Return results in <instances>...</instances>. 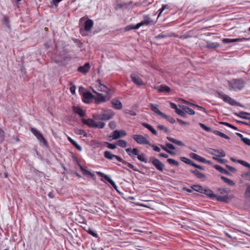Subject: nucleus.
<instances>
[{"instance_id": "5fc2aeb1", "label": "nucleus", "mask_w": 250, "mask_h": 250, "mask_svg": "<svg viewBox=\"0 0 250 250\" xmlns=\"http://www.w3.org/2000/svg\"><path fill=\"white\" fill-rule=\"evenodd\" d=\"M217 191L221 194L224 193H228L229 192V190L228 188H218L217 189Z\"/></svg>"}, {"instance_id": "c9c22d12", "label": "nucleus", "mask_w": 250, "mask_h": 250, "mask_svg": "<svg viewBox=\"0 0 250 250\" xmlns=\"http://www.w3.org/2000/svg\"><path fill=\"white\" fill-rule=\"evenodd\" d=\"M68 140L73 145V146H75L79 151H82V148L81 146L80 145H79L75 140H74L69 137H68Z\"/></svg>"}, {"instance_id": "0eeeda50", "label": "nucleus", "mask_w": 250, "mask_h": 250, "mask_svg": "<svg viewBox=\"0 0 250 250\" xmlns=\"http://www.w3.org/2000/svg\"><path fill=\"white\" fill-rule=\"evenodd\" d=\"M125 135V131L124 130H114L110 136L108 137L107 140L111 141L113 140H117Z\"/></svg>"}, {"instance_id": "f704fd0d", "label": "nucleus", "mask_w": 250, "mask_h": 250, "mask_svg": "<svg viewBox=\"0 0 250 250\" xmlns=\"http://www.w3.org/2000/svg\"><path fill=\"white\" fill-rule=\"evenodd\" d=\"M191 188L192 190H194L197 192L202 193L204 188L200 185H194L191 186Z\"/></svg>"}, {"instance_id": "4c0bfd02", "label": "nucleus", "mask_w": 250, "mask_h": 250, "mask_svg": "<svg viewBox=\"0 0 250 250\" xmlns=\"http://www.w3.org/2000/svg\"><path fill=\"white\" fill-rule=\"evenodd\" d=\"M171 35L169 33H165L164 32H162L161 34L155 36L154 37L155 39H163V38H166L167 37H170Z\"/></svg>"}, {"instance_id": "a878e982", "label": "nucleus", "mask_w": 250, "mask_h": 250, "mask_svg": "<svg viewBox=\"0 0 250 250\" xmlns=\"http://www.w3.org/2000/svg\"><path fill=\"white\" fill-rule=\"evenodd\" d=\"M172 8L171 7V6L169 4H163L162 6V8H160L158 11V12H159L158 16V17H159L162 13L165 11V10H167L169 11L172 10Z\"/></svg>"}, {"instance_id": "79ce46f5", "label": "nucleus", "mask_w": 250, "mask_h": 250, "mask_svg": "<svg viewBox=\"0 0 250 250\" xmlns=\"http://www.w3.org/2000/svg\"><path fill=\"white\" fill-rule=\"evenodd\" d=\"M3 22L5 25L9 29H10V21L9 20L8 17L6 16H3Z\"/></svg>"}, {"instance_id": "c85d7f7f", "label": "nucleus", "mask_w": 250, "mask_h": 250, "mask_svg": "<svg viewBox=\"0 0 250 250\" xmlns=\"http://www.w3.org/2000/svg\"><path fill=\"white\" fill-rule=\"evenodd\" d=\"M98 82L99 83V84L98 87V90L102 91V92H106L108 94L109 92L110 91V90L107 87V86L104 84H102L101 83V80H98Z\"/></svg>"}, {"instance_id": "6e6552de", "label": "nucleus", "mask_w": 250, "mask_h": 250, "mask_svg": "<svg viewBox=\"0 0 250 250\" xmlns=\"http://www.w3.org/2000/svg\"><path fill=\"white\" fill-rule=\"evenodd\" d=\"M132 138L140 145H147L151 146L150 142L142 135H133Z\"/></svg>"}, {"instance_id": "7c9ffc66", "label": "nucleus", "mask_w": 250, "mask_h": 250, "mask_svg": "<svg viewBox=\"0 0 250 250\" xmlns=\"http://www.w3.org/2000/svg\"><path fill=\"white\" fill-rule=\"evenodd\" d=\"M235 115L241 118L250 120V117L245 116V115H250V113L245 112L244 111H240L239 113H235Z\"/></svg>"}, {"instance_id": "ea45409f", "label": "nucleus", "mask_w": 250, "mask_h": 250, "mask_svg": "<svg viewBox=\"0 0 250 250\" xmlns=\"http://www.w3.org/2000/svg\"><path fill=\"white\" fill-rule=\"evenodd\" d=\"M104 156L106 159L112 160L115 155L112 154L111 152L109 151H105L104 152Z\"/></svg>"}, {"instance_id": "a211bd4d", "label": "nucleus", "mask_w": 250, "mask_h": 250, "mask_svg": "<svg viewBox=\"0 0 250 250\" xmlns=\"http://www.w3.org/2000/svg\"><path fill=\"white\" fill-rule=\"evenodd\" d=\"M73 111L81 117H84L85 116V112L79 106H74L73 107Z\"/></svg>"}, {"instance_id": "423d86ee", "label": "nucleus", "mask_w": 250, "mask_h": 250, "mask_svg": "<svg viewBox=\"0 0 250 250\" xmlns=\"http://www.w3.org/2000/svg\"><path fill=\"white\" fill-rule=\"evenodd\" d=\"M149 162L151 163L156 168L160 171L162 172L165 167V165L162 163L159 159L154 157H150L149 159Z\"/></svg>"}, {"instance_id": "7ed1b4c3", "label": "nucleus", "mask_w": 250, "mask_h": 250, "mask_svg": "<svg viewBox=\"0 0 250 250\" xmlns=\"http://www.w3.org/2000/svg\"><path fill=\"white\" fill-rule=\"evenodd\" d=\"M217 93L218 97L223 99L225 102L231 105L241 106L240 103H238L228 95L224 94L223 92L217 91Z\"/></svg>"}, {"instance_id": "bb28decb", "label": "nucleus", "mask_w": 250, "mask_h": 250, "mask_svg": "<svg viewBox=\"0 0 250 250\" xmlns=\"http://www.w3.org/2000/svg\"><path fill=\"white\" fill-rule=\"evenodd\" d=\"M82 122L84 124L86 125H87L91 127H94L96 123L95 121L92 119H83Z\"/></svg>"}, {"instance_id": "69168bd1", "label": "nucleus", "mask_w": 250, "mask_h": 250, "mask_svg": "<svg viewBox=\"0 0 250 250\" xmlns=\"http://www.w3.org/2000/svg\"><path fill=\"white\" fill-rule=\"evenodd\" d=\"M158 128H159V129L160 130H164L166 132H168V129L164 125H159L158 126H157Z\"/></svg>"}, {"instance_id": "5701e85b", "label": "nucleus", "mask_w": 250, "mask_h": 250, "mask_svg": "<svg viewBox=\"0 0 250 250\" xmlns=\"http://www.w3.org/2000/svg\"><path fill=\"white\" fill-rule=\"evenodd\" d=\"M138 106L136 104L133 105L130 109L126 110V113H128L132 116H136L138 112Z\"/></svg>"}, {"instance_id": "603ef678", "label": "nucleus", "mask_w": 250, "mask_h": 250, "mask_svg": "<svg viewBox=\"0 0 250 250\" xmlns=\"http://www.w3.org/2000/svg\"><path fill=\"white\" fill-rule=\"evenodd\" d=\"M124 6V5L121 3L119 1H116L115 4V9L116 10H118L120 9H121Z\"/></svg>"}, {"instance_id": "72a5a7b5", "label": "nucleus", "mask_w": 250, "mask_h": 250, "mask_svg": "<svg viewBox=\"0 0 250 250\" xmlns=\"http://www.w3.org/2000/svg\"><path fill=\"white\" fill-rule=\"evenodd\" d=\"M180 107L183 110L186 112V113H188L189 115H193L195 114V111L191 108L185 105H182Z\"/></svg>"}, {"instance_id": "2eb2a0df", "label": "nucleus", "mask_w": 250, "mask_h": 250, "mask_svg": "<svg viewBox=\"0 0 250 250\" xmlns=\"http://www.w3.org/2000/svg\"><path fill=\"white\" fill-rule=\"evenodd\" d=\"M94 92L97 95V97L94 98V99L96 101V102L97 103H100L101 102H105L106 101L109 100V98H108L107 99L106 96H104L102 93H97L95 91H94Z\"/></svg>"}, {"instance_id": "1a4fd4ad", "label": "nucleus", "mask_w": 250, "mask_h": 250, "mask_svg": "<svg viewBox=\"0 0 250 250\" xmlns=\"http://www.w3.org/2000/svg\"><path fill=\"white\" fill-rule=\"evenodd\" d=\"M160 146L163 150L166 151L169 154L172 156H174L176 155V152L171 150H174L175 149V147L173 146V145L170 143H167L166 144V146L160 145Z\"/></svg>"}, {"instance_id": "9b49d317", "label": "nucleus", "mask_w": 250, "mask_h": 250, "mask_svg": "<svg viewBox=\"0 0 250 250\" xmlns=\"http://www.w3.org/2000/svg\"><path fill=\"white\" fill-rule=\"evenodd\" d=\"M93 25V21L90 19L86 20L84 23V29H81L80 33L82 36H84V31H89Z\"/></svg>"}, {"instance_id": "393cba45", "label": "nucleus", "mask_w": 250, "mask_h": 250, "mask_svg": "<svg viewBox=\"0 0 250 250\" xmlns=\"http://www.w3.org/2000/svg\"><path fill=\"white\" fill-rule=\"evenodd\" d=\"M190 172L196 176L198 179H205L206 177V175L203 173L200 172L197 169H191Z\"/></svg>"}, {"instance_id": "de8ad7c7", "label": "nucleus", "mask_w": 250, "mask_h": 250, "mask_svg": "<svg viewBox=\"0 0 250 250\" xmlns=\"http://www.w3.org/2000/svg\"><path fill=\"white\" fill-rule=\"evenodd\" d=\"M181 160L185 163L187 164H188L189 165L192 166V164H193V162L190 160L189 159H188L186 157H182L180 158Z\"/></svg>"}, {"instance_id": "3c124183", "label": "nucleus", "mask_w": 250, "mask_h": 250, "mask_svg": "<svg viewBox=\"0 0 250 250\" xmlns=\"http://www.w3.org/2000/svg\"><path fill=\"white\" fill-rule=\"evenodd\" d=\"M126 165H127V166L129 168L133 169L134 171H138V172H140V173L144 174V172L138 170L133 165H132L130 163H126Z\"/></svg>"}, {"instance_id": "a18cd8bd", "label": "nucleus", "mask_w": 250, "mask_h": 250, "mask_svg": "<svg viewBox=\"0 0 250 250\" xmlns=\"http://www.w3.org/2000/svg\"><path fill=\"white\" fill-rule=\"evenodd\" d=\"M162 118L167 119V121L171 124H174L175 122V120L174 118L165 114H164Z\"/></svg>"}, {"instance_id": "864d4df0", "label": "nucleus", "mask_w": 250, "mask_h": 250, "mask_svg": "<svg viewBox=\"0 0 250 250\" xmlns=\"http://www.w3.org/2000/svg\"><path fill=\"white\" fill-rule=\"evenodd\" d=\"M105 125V123L102 122H99L98 123H95L94 127H97L99 128H103L104 127Z\"/></svg>"}, {"instance_id": "052dcab7", "label": "nucleus", "mask_w": 250, "mask_h": 250, "mask_svg": "<svg viewBox=\"0 0 250 250\" xmlns=\"http://www.w3.org/2000/svg\"><path fill=\"white\" fill-rule=\"evenodd\" d=\"M118 145L120 146L124 147H125V141L123 140H119L117 142L116 146Z\"/></svg>"}, {"instance_id": "0e129e2a", "label": "nucleus", "mask_w": 250, "mask_h": 250, "mask_svg": "<svg viewBox=\"0 0 250 250\" xmlns=\"http://www.w3.org/2000/svg\"><path fill=\"white\" fill-rule=\"evenodd\" d=\"M4 137L3 131L0 128V143H1L4 140Z\"/></svg>"}, {"instance_id": "09e8293b", "label": "nucleus", "mask_w": 250, "mask_h": 250, "mask_svg": "<svg viewBox=\"0 0 250 250\" xmlns=\"http://www.w3.org/2000/svg\"><path fill=\"white\" fill-rule=\"evenodd\" d=\"M237 162L240 164L241 165H243V166H244L245 167L250 168V164L245 161L241 160H238L237 161Z\"/></svg>"}, {"instance_id": "ddd939ff", "label": "nucleus", "mask_w": 250, "mask_h": 250, "mask_svg": "<svg viewBox=\"0 0 250 250\" xmlns=\"http://www.w3.org/2000/svg\"><path fill=\"white\" fill-rule=\"evenodd\" d=\"M94 98V95L90 92H84L83 95V101L85 103H89L90 100Z\"/></svg>"}, {"instance_id": "2f4dec72", "label": "nucleus", "mask_w": 250, "mask_h": 250, "mask_svg": "<svg viewBox=\"0 0 250 250\" xmlns=\"http://www.w3.org/2000/svg\"><path fill=\"white\" fill-rule=\"evenodd\" d=\"M220 44L218 42H211L209 41L207 42L206 47L208 49H215L218 48Z\"/></svg>"}, {"instance_id": "e433bc0d", "label": "nucleus", "mask_w": 250, "mask_h": 250, "mask_svg": "<svg viewBox=\"0 0 250 250\" xmlns=\"http://www.w3.org/2000/svg\"><path fill=\"white\" fill-rule=\"evenodd\" d=\"M137 158L139 160L145 163H147V160L146 158V155L144 153H138Z\"/></svg>"}, {"instance_id": "8fccbe9b", "label": "nucleus", "mask_w": 250, "mask_h": 250, "mask_svg": "<svg viewBox=\"0 0 250 250\" xmlns=\"http://www.w3.org/2000/svg\"><path fill=\"white\" fill-rule=\"evenodd\" d=\"M105 146L109 149H114L116 148V145L114 144H110L108 142H105Z\"/></svg>"}, {"instance_id": "f8f14e48", "label": "nucleus", "mask_w": 250, "mask_h": 250, "mask_svg": "<svg viewBox=\"0 0 250 250\" xmlns=\"http://www.w3.org/2000/svg\"><path fill=\"white\" fill-rule=\"evenodd\" d=\"M126 152L132 159H134L136 156H138L139 150L137 148H131L130 147L126 148Z\"/></svg>"}, {"instance_id": "4be33fe9", "label": "nucleus", "mask_w": 250, "mask_h": 250, "mask_svg": "<svg viewBox=\"0 0 250 250\" xmlns=\"http://www.w3.org/2000/svg\"><path fill=\"white\" fill-rule=\"evenodd\" d=\"M202 193L206 194L211 199H214V197H216V194L213 193V191L208 188H204Z\"/></svg>"}, {"instance_id": "aec40b11", "label": "nucleus", "mask_w": 250, "mask_h": 250, "mask_svg": "<svg viewBox=\"0 0 250 250\" xmlns=\"http://www.w3.org/2000/svg\"><path fill=\"white\" fill-rule=\"evenodd\" d=\"M155 89L159 92L168 93L171 91L170 88L166 85H161L159 86L156 87Z\"/></svg>"}, {"instance_id": "774afa93", "label": "nucleus", "mask_w": 250, "mask_h": 250, "mask_svg": "<svg viewBox=\"0 0 250 250\" xmlns=\"http://www.w3.org/2000/svg\"><path fill=\"white\" fill-rule=\"evenodd\" d=\"M242 141L247 145L250 146V139L247 138L242 139Z\"/></svg>"}, {"instance_id": "20e7f679", "label": "nucleus", "mask_w": 250, "mask_h": 250, "mask_svg": "<svg viewBox=\"0 0 250 250\" xmlns=\"http://www.w3.org/2000/svg\"><path fill=\"white\" fill-rule=\"evenodd\" d=\"M199 125L204 130H206L207 132H211L214 134L218 135L221 137L224 138L226 139L229 140L230 139L228 135H226L225 134L218 131V130H213L210 127H209L207 126H206L204 124L200 123L199 124Z\"/></svg>"}, {"instance_id": "4468645a", "label": "nucleus", "mask_w": 250, "mask_h": 250, "mask_svg": "<svg viewBox=\"0 0 250 250\" xmlns=\"http://www.w3.org/2000/svg\"><path fill=\"white\" fill-rule=\"evenodd\" d=\"M90 68V65L89 62L85 63L83 66H80L78 68V71L83 74H86L89 72Z\"/></svg>"}, {"instance_id": "6ab92c4d", "label": "nucleus", "mask_w": 250, "mask_h": 250, "mask_svg": "<svg viewBox=\"0 0 250 250\" xmlns=\"http://www.w3.org/2000/svg\"><path fill=\"white\" fill-rule=\"evenodd\" d=\"M113 107L117 110H120L122 108V104L121 102L118 99H113L111 102Z\"/></svg>"}, {"instance_id": "4d7b16f0", "label": "nucleus", "mask_w": 250, "mask_h": 250, "mask_svg": "<svg viewBox=\"0 0 250 250\" xmlns=\"http://www.w3.org/2000/svg\"><path fill=\"white\" fill-rule=\"evenodd\" d=\"M95 120H104V116H103V113L102 114H95L93 116Z\"/></svg>"}, {"instance_id": "9d476101", "label": "nucleus", "mask_w": 250, "mask_h": 250, "mask_svg": "<svg viewBox=\"0 0 250 250\" xmlns=\"http://www.w3.org/2000/svg\"><path fill=\"white\" fill-rule=\"evenodd\" d=\"M131 81L136 85H144L145 83L143 82L140 77L136 73H132L130 75Z\"/></svg>"}, {"instance_id": "dca6fc26", "label": "nucleus", "mask_w": 250, "mask_h": 250, "mask_svg": "<svg viewBox=\"0 0 250 250\" xmlns=\"http://www.w3.org/2000/svg\"><path fill=\"white\" fill-rule=\"evenodd\" d=\"M214 198L219 202H224V203H229L230 200L231 198L228 195L224 196H220L217 195L216 194V197Z\"/></svg>"}, {"instance_id": "6e6d98bb", "label": "nucleus", "mask_w": 250, "mask_h": 250, "mask_svg": "<svg viewBox=\"0 0 250 250\" xmlns=\"http://www.w3.org/2000/svg\"><path fill=\"white\" fill-rule=\"evenodd\" d=\"M208 152L213 155L217 156L218 153L219 152V150L213 148H209Z\"/></svg>"}, {"instance_id": "680f3d73", "label": "nucleus", "mask_w": 250, "mask_h": 250, "mask_svg": "<svg viewBox=\"0 0 250 250\" xmlns=\"http://www.w3.org/2000/svg\"><path fill=\"white\" fill-rule=\"evenodd\" d=\"M31 132L33 134L37 137L38 136V134H40L41 133L35 128H31Z\"/></svg>"}, {"instance_id": "58836bf2", "label": "nucleus", "mask_w": 250, "mask_h": 250, "mask_svg": "<svg viewBox=\"0 0 250 250\" xmlns=\"http://www.w3.org/2000/svg\"><path fill=\"white\" fill-rule=\"evenodd\" d=\"M221 179L222 180L226 183L228 184L229 185H230V186H234L235 185V183L233 181L229 179V178H228L225 176H221Z\"/></svg>"}, {"instance_id": "39448f33", "label": "nucleus", "mask_w": 250, "mask_h": 250, "mask_svg": "<svg viewBox=\"0 0 250 250\" xmlns=\"http://www.w3.org/2000/svg\"><path fill=\"white\" fill-rule=\"evenodd\" d=\"M154 23L155 22L148 15H144L143 16V21L136 25V28H139L143 25H149Z\"/></svg>"}, {"instance_id": "13d9d810", "label": "nucleus", "mask_w": 250, "mask_h": 250, "mask_svg": "<svg viewBox=\"0 0 250 250\" xmlns=\"http://www.w3.org/2000/svg\"><path fill=\"white\" fill-rule=\"evenodd\" d=\"M86 231L90 234H91L92 236L95 237H98V234L97 233L93 231V230L91 229L90 228H88V229H86Z\"/></svg>"}, {"instance_id": "b1692460", "label": "nucleus", "mask_w": 250, "mask_h": 250, "mask_svg": "<svg viewBox=\"0 0 250 250\" xmlns=\"http://www.w3.org/2000/svg\"><path fill=\"white\" fill-rule=\"evenodd\" d=\"M190 156L192 159L202 163H206V162L207 161V160L205 158L201 157L196 153H192L190 154Z\"/></svg>"}, {"instance_id": "a19ab883", "label": "nucleus", "mask_w": 250, "mask_h": 250, "mask_svg": "<svg viewBox=\"0 0 250 250\" xmlns=\"http://www.w3.org/2000/svg\"><path fill=\"white\" fill-rule=\"evenodd\" d=\"M37 138L41 143H42L44 145L47 146V142L41 133L38 134V136L37 137Z\"/></svg>"}, {"instance_id": "412c9836", "label": "nucleus", "mask_w": 250, "mask_h": 250, "mask_svg": "<svg viewBox=\"0 0 250 250\" xmlns=\"http://www.w3.org/2000/svg\"><path fill=\"white\" fill-rule=\"evenodd\" d=\"M149 107L150 109L157 115L161 116L162 117L164 115V113L160 111L159 109L158 108L157 104H150L149 105Z\"/></svg>"}, {"instance_id": "cd10ccee", "label": "nucleus", "mask_w": 250, "mask_h": 250, "mask_svg": "<svg viewBox=\"0 0 250 250\" xmlns=\"http://www.w3.org/2000/svg\"><path fill=\"white\" fill-rule=\"evenodd\" d=\"M167 139L170 142L181 146H185V145L181 141L167 136Z\"/></svg>"}, {"instance_id": "f3484780", "label": "nucleus", "mask_w": 250, "mask_h": 250, "mask_svg": "<svg viewBox=\"0 0 250 250\" xmlns=\"http://www.w3.org/2000/svg\"><path fill=\"white\" fill-rule=\"evenodd\" d=\"M103 113L104 120H110L113 118L115 114L114 112L111 109L105 110Z\"/></svg>"}, {"instance_id": "c756f323", "label": "nucleus", "mask_w": 250, "mask_h": 250, "mask_svg": "<svg viewBox=\"0 0 250 250\" xmlns=\"http://www.w3.org/2000/svg\"><path fill=\"white\" fill-rule=\"evenodd\" d=\"M142 125L143 126H144L147 129H148L151 132V133L155 135H157V132L156 131V130L151 126L150 125L148 124L147 123H143L142 124Z\"/></svg>"}, {"instance_id": "bf43d9fd", "label": "nucleus", "mask_w": 250, "mask_h": 250, "mask_svg": "<svg viewBox=\"0 0 250 250\" xmlns=\"http://www.w3.org/2000/svg\"><path fill=\"white\" fill-rule=\"evenodd\" d=\"M244 194L246 197H250V184L248 185Z\"/></svg>"}, {"instance_id": "37998d69", "label": "nucleus", "mask_w": 250, "mask_h": 250, "mask_svg": "<svg viewBox=\"0 0 250 250\" xmlns=\"http://www.w3.org/2000/svg\"><path fill=\"white\" fill-rule=\"evenodd\" d=\"M167 163H168L170 165H173L175 166H178L179 165V163L171 158H168L167 160Z\"/></svg>"}, {"instance_id": "49530a36", "label": "nucleus", "mask_w": 250, "mask_h": 250, "mask_svg": "<svg viewBox=\"0 0 250 250\" xmlns=\"http://www.w3.org/2000/svg\"><path fill=\"white\" fill-rule=\"evenodd\" d=\"M80 169L83 172V174L85 175H90L91 176H93L94 175L90 171L87 170V169L84 168L82 166H80Z\"/></svg>"}, {"instance_id": "e2e57ef3", "label": "nucleus", "mask_w": 250, "mask_h": 250, "mask_svg": "<svg viewBox=\"0 0 250 250\" xmlns=\"http://www.w3.org/2000/svg\"><path fill=\"white\" fill-rule=\"evenodd\" d=\"M192 166H193L197 168H198L200 170H205V167H204L199 165H197V164L194 163V162L192 164Z\"/></svg>"}, {"instance_id": "c03bdc74", "label": "nucleus", "mask_w": 250, "mask_h": 250, "mask_svg": "<svg viewBox=\"0 0 250 250\" xmlns=\"http://www.w3.org/2000/svg\"><path fill=\"white\" fill-rule=\"evenodd\" d=\"M175 112L179 115L181 116L182 117L186 118L187 117V114L184 110H181L180 109H176L175 110Z\"/></svg>"}, {"instance_id": "f03ea898", "label": "nucleus", "mask_w": 250, "mask_h": 250, "mask_svg": "<svg viewBox=\"0 0 250 250\" xmlns=\"http://www.w3.org/2000/svg\"><path fill=\"white\" fill-rule=\"evenodd\" d=\"M52 59L55 63L60 65H65L71 59V57L65 52L62 51L59 54L55 55Z\"/></svg>"}, {"instance_id": "f257e3e1", "label": "nucleus", "mask_w": 250, "mask_h": 250, "mask_svg": "<svg viewBox=\"0 0 250 250\" xmlns=\"http://www.w3.org/2000/svg\"><path fill=\"white\" fill-rule=\"evenodd\" d=\"M245 81L242 78L232 79L228 81L229 88L230 90L237 91L241 90L245 87Z\"/></svg>"}, {"instance_id": "338daca9", "label": "nucleus", "mask_w": 250, "mask_h": 250, "mask_svg": "<svg viewBox=\"0 0 250 250\" xmlns=\"http://www.w3.org/2000/svg\"><path fill=\"white\" fill-rule=\"evenodd\" d=\"M76 132L79 135H83L84 136H86V133L83 130L78 129Z\"/></svg>"}, {"instance_id": "473e14b6", "label": "nucleus", "mask_w": 250, "mask_h": 250, "mask_svg": "<svg viewBox=\"0 0 250 250\" xmlns=\"http://www.w3.org/2000/svg\"><path fill=\"white\" fill-rule=\"evenodd\" d=\"M214 167L220 172L226 174L227 175H230L231 174L228 170L225 169L224 168L220 166L219 165H215Z\"/></svg>"}]
</instances>
